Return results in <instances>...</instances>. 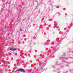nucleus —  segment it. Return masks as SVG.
Here are the masks:
<instances>
[{
  "label": "nucleus",
  "instance_id": "obj_1",
  "mask_svg": "<svg viewBox=\"0 0 73 73\" xmlns=\"http://www.w3.org/2000/svg\"><path fill=\"white\" fill-rule=\"evenodd\" d=\"M17 71L18 72H26V71L25 70H24V69H18Z\"/></svg>",
  "mask_w": 73,
  "mask_h": 73
},
{
  "label": "nucleus",
  "instance_id": "obj_2",
  "mask_svg": "<svg viewBox=\"0 0 73 73\" xmlns=\"http://www.w3.org/2000/svg\"><path fill=\"white\" fill-rule=\"evenodd\" d=\"M10 50H11V51H15V50H16V48H10Z\"/></svg>",
  "mask_w": 73,
  "mask_h": 73
},
{
  "label": "nucleus",
  "instance_id": "obj_3",
  "mask_svg": "<svg viewBox=\"0 0 73 73\" xmlns=\"http://www.w3.org/2000/svg\"><path fill=\"white\" fill-rule=\"evenodd\" d=\"M54 25L55 26V27H57V24L56 23H55Z\"/></svg>",
  "mask_w": 73,
  "mask_h": 73
},
{
  "label": "nucleus",
  "instance_id": "obj_4",
  "mask_svg": "<svg viewBox=\"0 0 73 73\" xmlns=\"http://www.w3.org/2000/svg\"><path fill=\"white\" fill-rule=\"evenodd\" d=\"M2 59H4V58H2Z\"/></svg>",
  "mask_w": 73,
  "mask_h": 73
}]
</instances>
